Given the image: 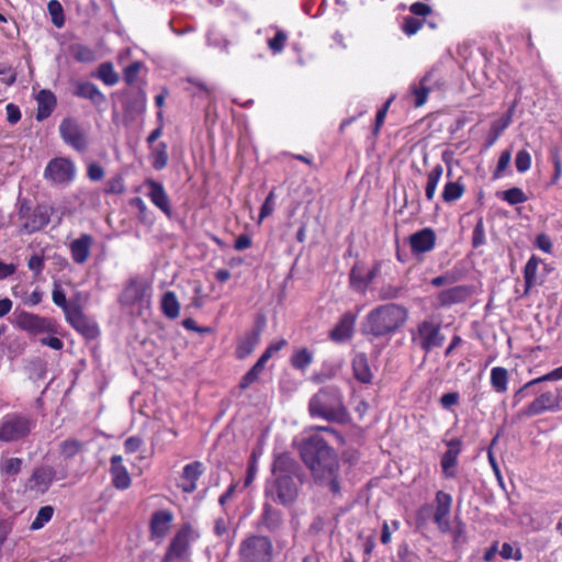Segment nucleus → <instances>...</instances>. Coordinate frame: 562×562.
Returning <instances> with one entry per match:
<instances>
[{
    "mask_svg": "<svg viewBox=\"0 0 562 562\" xmlns=\"http://www.w3.org/2000/svg\"><path fill=\"white\" fill-rule=\"evenodd\" d=\"M85 450L86 442L76 438H67L58 445V453L64 460H71L83 453Z\"/></svg>",
    "mask_w": 562,
    "mask_h": 562,
    "instance_id": "obj_34",
    "label": "nucleus"
},
{
    "mask_svg": "<svg viewBox=\"0 0 562 562\" xmlns=\"http://www.w3.org/2000/svg\"><path fill=\"white\" fill-rule=\"evenodd\" d=\"M540 259L532 255L524 267L525 290L522 296L529 295L531 289L538 284L537 272Z\"/></svg>",
    "mask_w": 562,
    "mask_h": 562,
    "instance_id": "obj_35",
    "label": "nucleus"
},
{
    "mask_svg": "<svg viewBox=\"0 0 562 562\" xmlns=\"http://www.w3.org/2000/svg\"><path fill=\"white\" fill-rule=\"evenodd\" d=\"M288 42V34L283 30H277L273 37L268 40V47L274 54H280Z\"/></svg>",
    "mask_w": 562,
    "mask_h": 562,
    "instance_id": "obj_49",
    "label": "nucleus"
},
{
    "mask_svg": "<svg viewBox=\"0 0 562 562\" xmlns=\"http://www.w3.org/2000/svg\"><path fill=\"white\" fill-rule=\"evenodd\" d=\"M509 374L504 367H494L491 370V385L496 393H505L508 390Z\"/></svg>",
    "mask_w": 562,
    "mask_h": 562,
    "instance_id": "obj_36",
    "label": "nucleus"
},
{
    "mask_svg": "<svg viewBox=\"0 0 562 562\" xmlns=\"http://www.w3.org/2000/svg\"><path fill=\"white\" fill-rule=\"evenodd\" d=\"M50 209L46 205L32 207L30 201L19 202L18 217L21 221V231L33 234L44 228L50 220Z\"/></svg>",
    "mask_w": 562,
    "mask_h": 562,
    "instance_id": "obj_10",
    "label": "nucleus"
},
{
    "mask_svg": "<svg viewBox=\"0 0 562 562\" xmlns=\"http://www.w3.org/2000/svg\"><path fill=\"white\" fill-rule=\"evenodd\" d=\"M22 303L26 306H36L43 301V292L36 288L33 292L26 291L20 295Z\"/></svg>",
    "mask_w": 562,
    "mask_h": 562,
    "instance_id": "obj_59",
    "label": "nucleus"
},
{
    "mask_svg": "<svg viewBox=\"0 0 562 562\" xmlns=\"http://www.w3.org/2000/svg\"><path fill=\"white\" fill-rule=\"evenodd\" d=\"M56 480V471L50 465L36 467L25 483V492L33 495L45 494Z\"/></svg>",
    "mask_w": 562,
    "mask_h": 562,
    "instance_id": "obj_14",
    "label": "nucleus"
},
{
    "mask_svg": "<svg viewBox=\"0 0 562 562\" xmlns=\"http://www.w3.org/2000/svg\"><path fill=\"white\" fill-rule=\"evenodd\" d=\"M15 326L31 336L41 334L61 335V327L53 317H45L24 310H15Z\"/></svg>",
    "mask_w": 562,
    "mask_h": 562,
    "instance_id": "obj_9",
    "label": "nucleus"
},
{
    "mask_svg": "<svg viewBox=\"0 0 562 562\" xmlns=\"http://www.w3.org/2000/svg\"><path fill=\"white\" fill-rule=\"evenodd\" d=\"M515 167L519 173H524L530 169L531 156L526 149H521L516 154Z\"/></svg>",
    "mask_w": 562,
    "mask_h": 562,
    "instance_id": "obj_55",
    "label": "nucleus"
},
{
    "mask_svg": "<svg viewBox=\"0 0 562 562\" xmlns=\"http://www.w3.org/2000/svg\"><path fill=\"white\" fill-rule=\"evenodd\" d=\"M303 462L319 485H326L333 494L340 493L339 461L335 450L318 435L310 436L300 446Z\"/></svg>",
    "mask_w": 562,
    "mask_h": 562,
    "instance_id": "obj_1",
    "label": "nucleus"
},
{
    "mask_svg": "<svg viewBox=\"0 0 562 562\" xmlns=\"http://www.w3.org/2000/svg\"><path fill=\"white\" fill-rule=\"evenodd\" d=\"M408 243L413 254H425L435 248L436 234L434 229L426 227L412 234L408 238Z\"/></svg>",
    "mask_w": 562,
    "mask_h": 562,
    "instance_id": "obj_25",
    "label": "nucleus"
},
{
    "mask_svg": "<svg viewBox=\"0 0 562 562\" xmlns=\"http://www.w3.org/2000/svg\"><path fill=\"white\" fill-rule=\"evenodd\" d=\"M53 514H54V508L52 506L47 505V506L41 507L40 510L37 512L36 517L34 518V520L31 524V529L37 530V529H41L42 527H44V525L52 519Z\"/></svg>",
    "mask_w": 562,
    "mask_h": 562,
    "instance_id": "obj_50",
    "label": "nucleus"
},
{
    "mask_svg": "<svg viewBox=\"0 0 562 562\" xmlns=\"http://www.w3.org/2000/svg\"><path fill=\"white\" fill-rule=\"evenodd\" d=\"M175 515L170 509L155 510L149 519L148 529L150 540L161 543L168 536Z\"/></svg>",
    "mask_w": 562,
    "mask_h": 562,
    "instance_id": "obj_15",
    "label": "nucleus"
},
{
    "mask_svg": "<svg viewBox=\"0 0 562 562\" xmlns=\"http://www.w3.org/2000/svg\"><path fill=\"white\" fill-rule=\"evenodd\" d=\"M356 321V313H344L331 328V330L328 333V338L336 344H342L350 340L355 333Z\"/></svg>",
    "mask_w": 562,
    "mask_h": 562,
    "instance_id": "obj_20",
    "label": "nucleus"
},
{
    "mask_svg": "<svg viewBox=\"0 0 562 562\" xmlns=\"http://www.w3.org/2000/svg\"><path fill=\"white\" fill-rule=\"evenodd\" d=\"M512 160V153L510 150L506 149L502 151L496 168L493 172V178L498 179L503 176V172L508 168L509 162Z\"/></svg>",
    "mask_w": 562,
    "mask_h": 562,
    "instance_id": "obj_57",
    "label": "nucleus"
},
{
    "mask_svg": "<svg viewBox=\"0 0 562 562\" xmlns=\"http://www.w3.org/2000/svg\"><path fill=\"white\" fill-rule=\"evenodd\" d=\"M161 311L164 315L170 319H176L180 313V304L177 295L172 291L164 294L161 300Z\"/></svg>",
    "mask_w": 562,
    "mask_h": 562,
    "instance_id": "obj_39",
    "label": "nucleus"
},
{
    "mask_svg": "<svg viewBox=\"0 0 562 562\" xmlns=\"http://www.w3.org/2000/svg\"><path fill=\"white\" fill-rule=\"evenodd\" d=\"M144 184L147 188L146 195L149 201L168 218L173 214L171 200L161 182L154 179H146Z\"/></svg>",
    "mask_w": 562,
    "mask_h": 562,
    "instance_id": "obj_18",
    "label": "nucleus"
},
{
    "mask_svg": "<svg viewBox=\"0 0 562 562\" xmlns=\"http://www.w3.org/2000/svg\"><path fill=\"white\" fill-rule=\"evenodd\" d=\"M140 71V61H134L123 71V80L126 85H132L136 81L137 76Z\"/></svg>",
    "mask_w": 562,
    "mask_h": 562,
    "instance_id": "obj_61",
    "label": "nucleus"
},
{
    "mask_svg": "<svg viewBox=\"0 0 562 562\" xmlns=\"http://www.w3.org/2000/svg\"><path fill=\"white\" fill-rule=\"evenodd\" d=\"M162 127L158 126L147 137L149 146L148 160L155 170H162L167 167L169 161L168 146L165 142L156 140L161 136Z\"/></svg>",
    "mask_w": 562,
    "mask_h": 562,
    "instance_id": "obj_17",
    "label": "nucleus"
},
{
    "mask_svg": "<svg viewBox=\"0 0 562 562\" xmlns=\"http://www.w3.org/2000/svg\"><path fill=\"white\" fill-rule=\"evenodd\" d=\"M496 196L506 201L510 205H516L520 203H525L528 201V196L522 191V189L514 187L505 191H497Z\"/></svg>",
    "mask_w": 562,
    "mask_h": 562,
    "instance_id": "obj_42",
    "label": "nucleus"
},
{
    "mask_svg": "<svg viewBox=\"0 0 562 562\" xmlns=\"http://www.w3.org/2000/svg\"><path fill=\"white\" fill-rule=\"evenodd\" d=\"M283 519L280 510L274 509L270 504H265L259 518L258 526L263 527L269 532H276L282 526Z\"/></svg>",
    "mask_w": 562,
    "mask_h": 562,
    "instance_id": "obj_31",
    "label": "nucleus"
},
{
    "mask_svg": "<svg viewBox=\"0 0 562 562\" xmlns=\"http://www.w3.org/2000/svg\"><path fill=\"white\" fill-rule=\"evenodd\" d=\"M94 239L90 234L83 233L69 244L71 259L77 265H83L91 255Z\"/></svg>",
    "mask_w": 562,
    "mask_h": 562,
    "instance_id": "obj_23",
    "label": "nucleus"
},
{
    "mask_svg": "<svg viewBox=\"0 0 562 562\" xmlns=\"http://www.w3.org/2000/svg\"><path fill=\"white\" fill-rule=\"evenodd\" d=\"M402 286L393 284H383L379 290V299L382 301L395 300L402 294Z\"/></svg>",
    "mask_w": 562,
    "mask_h": 562,
    "instance_id": "obj_54",
    "label": "nucleus"
},
{
    "mask_svg": "<svg viewBox=\"0 0 562 562\" xmlns=\"http://www.w3.org/2000/svg\"><path fill=\"white\" fill-rule=\"evenodd\" d=\"M314 355L306 347L296 349L290 358V363L295 370L305 371L313 362Z\"/></svg>",
    "mask_w": 562,
    "mask_h": 562,
    "instance_id": "obj_37",
    "label": "nucleus"
},
{
    "mask_svg": "<svg viewBox=\"0 0 562 562\" xmlns=\"http://www.w3.org/2000/svg\"><path fill=\"white\" fill-rule=\"evenodd\" d=\"M436 510L434 521L440 529L446 530L449 527V516L452 507V496L443 491L436 493Z\"/></svg>",
    "mask_w": 562,
    "mask_h": 562,
    "instance_id": "obj_26",
    "label": "nucleus"
},
{
    "mask_svg": "<svg viewBox=\"0 0 562 562\" xmlns=\"http://www.w3.org/2000/svg\"><path fill=\"white\" fill-rule=\"evenodd\" d=\"M27 268L33 272L35 278L40 277L45 268L44 256L37 254L32 255L27 260Z\"/></svg>",
    "mask_w": 562,
    "mask_h": 562,
    "instance_id": "obj_58",
    "label": "nucleus"
},
{
    "mask_svg": "<svg viewBox=\"0 0 562 562\" xmlns=\"http://www.w3.org/2000/svg\"><path fill=\"white\" fill-rule=\"evenodd\" d=\"M23 460L21 458H8L0 462V473L4 477H15L22 470Z\"/></svg>",
    "mask_w": 562,
    "mask_h": 562,
    "instance_id": "obj_43",
    "label": "nucleus"
},
{
    "mask_svg": "<svg viewBox=\"0 0 562 562\" xmlns=\"http://www.w3.org/2000/svg\"><path fill=\"white\" fill-rule=\"evenodd\" d=\"M520 391H522V386L515 391L513 395V406L519 405L528 396L535 397L517 413V418L519 419L532 418L546 413H559L562 411V387L551 390L542 384H537L527 391L525 390L521 396H518Z\"/></svg>",
    "mask_w": 562,
    "mask_h": 562,
    "instance_id": "obj_4",
    "label": "nucleus"
},
{
    "mask_svg": "<svg viewBox=\"0 0 562 562\" xmlns=\"http://www.w3.org/2000/svg\"><path fill=\"white\" fill-rule=\"evenodd\" d=\"M560 380H562V366L553 369L552 371H550L541 376L535 378V379L526 382L522 385V391H520V393H518L519 394L518 396H521V394H522V392H525V390L527 391L528 389H530L537 384H542L544 382H550V381H560Z\"/></svg>",
    "mask_w": 562,
    "mask_h": 562,
    "instance_id": "obj_44",
    "label": "nucleus"
},
{
    "mask_svg": "<svg viewBox=\"0 0 562 562\" xmlns=\"http://www.w3.org/2000/svg\"><path fill=\"white\" fill-rule=\"evenodd\" d=\"M448 449L442 454L440 465L442 473L447 479L456 477V467L458 465V458L462 451V440L453 438L445 441Z\"/></svg>",
    "mask_w": 562,
    "mask_h": 562,
    "instance_id": "obj_21",
    "label": "nucleus"
},
{
    "mask_svg": "<svg viewBox=\"0 0 562 562\" xmlns=\"http://www.w3.org/2000/svg\"><path fill=\"white\" fill-rule=\"evenodd\" d=\"M443 167L437 164L428 173L425 187V195L427 201L431 202L435 198L437 186L442 177Z\"/></svg>",
    "mask_w": 562,
    "mask_h": 562,
    "instance_id": "obj_38",
    "label": "nucleus"
},
{
    "mask_svg": "<svg viewBox=\"0 0 562 562\" xmlns=\"http://www.w3.org/2000/svg\"><path fill=\"white\" fill-rule=\"evenodd\" d=\"M74 95L90 100L95 105L105 102L104 94L99 90V88L94 83L90 81H76L74 83Z\"/></svg>",
    "mask_w": 562,
    "mask_h": 562,
    "instance_id": "obj_28",
    "label": "nucleus"
},
{
    "mask_svg": "<svg viewBox=\"0 0 562 562\" xmlns=\"http://www.w3.org/2000/svg\"><path fill=\"white\" fill-rule=\"evenodd\" d=\"M52 300L56 306L61 308L66 323L83 338L94 340L100 336L98 323L85 314L78 301L66 299V294L58 282L54 283Z\"/></svg>",
    "mask_w": 562,
    "mask_h": 562,
    "instance_id": "obj_5",
    "label": "nucleus"
},
{
    "mask_svg": "<svg viewBox=\"0 0 562 562\" xmlns=\"http://www.w3.org/2000/svg\"><path fill=\"white\" fill-rule=\"evenodd\" d=\"M510 124V114L502 120L501 123H495L491 127L492 137L488 139L487 146H492L501 136L505 128Z\"/></svg>",
    "mask_w": 562,
    "mask_h": 562,
    "instance_id": "obj_60",
    "label": "nucleus"
},
{
    "mask_svg": "<svg viewBox=\"0 0 562 562\" xmlns=\"http://www.w3.org/2000/svg\"><path fill=\"white\" fill-rule=\"evenodd\" d=\"M271 472L273 480L266 493L283 506L292 505L299 496L295 479L300 477V464L289 453H280L273 459Z\"/></svg>",
    "mask_w": 562,
    "mask_h": 562,
    "instance_id": "obj_2",
    "label": "nucleus"
},
{
    "mask_svg": "<svg viewBox=\"0 0 562 562\" xmlns=\"http://www.w3.org/2000/svg\"><path fill=\"white\" fill-rule=\"evenodd\" d=\"M191 524H183L170 539L161 562L183 561L191 555V542L195 539Z\"/></svg>",
    "mask_w": 562,
    "mask_h": 562,
    "instance_id": "obj_11",
    "label": "nucleus"
},
{
    "mask_svg": "<svg viewBox=\"0 0 562 562\" xmlns=\"http://www.w3.org/2000/svg\"><path fill=\"white\" fill-rule=\"evenodd\" d=\"M97 78L106 86H114L119 82V74L114 70L112 63H102L97 69Z\"/></svg>",
    "mask_w": 562,
    "mask_h": 562,
    "instance_id": "obj_41",
    "label": "nucleus"
},
{
    "mask_svg": "<svg viewBox=\"0 0 562 562\" xmlns=\"http://www.w3.org/2000/svg\"><path fill=\"white\" fill-rule=\"evenodd\" d=\"M259 338L260 335L258 330L248 331L243 337H240L237 340L235 349L236 358L243 360L250 356L255 350V347L258 345Z\"/></svg>",
    "mask_w": 562,
    "mask_h": 562,
    "instance_id": "obj_33",
    "label": "nucleus"
},
{
    "mask_svg": "<svg viewBox=\"0 0 562 562\" xmlns=\"http://www.w3.org/2000/svg\"><path fill=\"white\" fill-rule=\"evenodd\" d=\"M59 133L63 140L78 151H86L88 148V140L81 126L76 120L66 117L59 125Z\"/></svg>",
    "mask_w": 562,
    "mask_h": 562,
    "instance_id": "obj_16",
    "label": "nucleus"
},
{
    "mask_svg": "<svg viewBox=\"0 0 562 562\" xmlns=\"http://www.w3.org/2000/svg\"><path fill=\"white\" fill-rule=\"evenodd\" d=\"M109 473L114 488L125 491L131 487L132 477L127 468L123 463L122 456L114 454L111 457Z\"/></svg>",
    "mask_w": 562,
    "mask_h": 562,
    "instance_id": "obj_22",
    "label": "nucleus"
},
{
    "mask_svg": "<svg viewBox=\"0 0 562 562\" xmlns=\"http://www.w3.org/2000/svg\"><path fill=\"white\" fill-rule=\"evenodd\" d=\"M239 562H272L273 543L267 536L249 535L238 548Z\"/></svg>",
    "mask_w": 562,
    "mask_h": 562,
    "instance_id": "obj_7",
    "label": "nucleus"
},
{
    "mask_svg": "<svg viewBox=\"0 0 562 562\" xmlns=\"http://www.w3.org/2000/svg\"><path fill=\"white\" fill-rule=\"evenodd\" d=\"M71 56L80 63H92L95 59V53L92 48L83 44H74L70 46Z\"/></svg>",
    "mask_w": 562,
    "mask_h": 562,
    "instance_id": "obj_46",
    "label": "nucleus"
},
{
    "mask_svg": "<svg viewBox=\"0 0 562 562\" xmlns=\"http://www.w3.org/2000/svg\"><path fill=\"white\" fill-rule=\"evenodd\" d=\"M37 110L36 120L43 121L47 119L54 111L57 104L55 94L47 89H43L37 94Z\"/></svg>",
    "mask_w": 562,
    "mask_h": 562,
    "instance_id": "obj_32",
    "label": "nucleus"
},
{
    "mask_svg": "<svg viewBox=\"0 0 562 562\" xmlns=\"http://www.w3.org/2000/svg\"><path fill=\"white\" fill-rule=\"evenodd\" d=\"M447 88V80L438 69H430L418 81L409 86V94L413 98L415 108L423 106L432 90L442 91Z\"/></svg>",
    "mask_w": 562,
    "mask_h": 562,
    "instance_id": "obj_12",
    "label": "nucleus"
},
{
    "mask_svg": "<svg viewBox=\"0 0 562 562\" xmlns=\"http://www.w3.org/2000/svg\"><path fill=\"white\" fill-rule=\"evenodd\" d=\"M471 295V290L467 285H457L441 291L438 294V302L441 306H451L463 303Z\"/></svg>",
    "mask_w": 562,
    "mask_h": 562,
    "instance_id": "obj_30",
    "label": "nucleus"
},
{
    "mask_svg": "<svg viewBox=\"0 0 562 562\" xmlns=\"http://www.w3.org/2000/svg\"><path fill=\"white\" fill-rule=\"evenodd\" d=\"M355 379L363 384H370L373 373L369 364L368 356L364 352L356 353L351 361Z\"/></svg>",
    "mask_w": 562,
    "mask_h": 562,
    "instance_id": "obj_29",
    "label": "nucleus"
},
{
    "mask_svg": "<svg viewBox=\"0 0 562 562\" xmlns=\"http://www.w3.org/2000/svg\"><path fill=\"white\" fill-rule=\"evenodd\" d=\"M390 103H391V100L386 101L382 108H380L376 112V115H375V122H374V125H373V128H372V134L374 136H378L380 134V130L382 127V125L384 124V121H385V117H386V114H387V111H389V106H390Z\"/></svg>",
    "mask_w": 562,
    "mask_h": 562,
    "instance_id": "obj_62",
    "label": "nucleus"
},
{
    "mask_svg": "<svg viewBox=\"0 0 562 562\" xmlns=\"http://www.w3.org/2000/svg\"><path fill=\"white\" fill-rule=\"evenodd\" d=\"M274 210V192L271 191L260 207L259 217L260 220L270 216Z\"/></svg>",
    "mask_w": 562,
    "mask_h": 562,
    "instance_id": "obj_63",
    "label": "nucleus"
},
{
    "mask_svg": "<svg viewBox=\"0 0 562 562\" xmlns=\"http://www.w3.org/2000/svg\"><path fill=\"white\" fill-rule=\"evenodd\" d=\"M412 342L415 344L425 353H429L435 348L442 347L445 335L441 333V322L432 317L420 321L416 328L411 331Z\"/></svg>",
    "mask_w": 562,
    "mask_h": 562,
    "instance_id": "obj_8",
    "label": "nucleus"
},
{
    "mask_svg": "<svg viewBox=\"0 0 562 562\" xmlns=\"http://www.w3.org/2000/svg\"><path fill=\"white\" fill-rule=\"evenodd\" d=\"M408 315V310L401 304L378 305L367 314L363 331L373 338L391 337L405 326Z\"/></svg>",
    "mask_w": 562,
    "mask_h": 562,
    "instance_id": "obj_3",
    "label": "nucleus"
},
{
    "mask_svg": "<svg viewBox=\"0 0 562 562\" xmlns=\"http://www.w3.org/2000/svg\"><path fill=\"white\" fill-rule=\"evenodd\" d=\"M549 153L554 171L548 186H555L562 178V158L560 155V149L557 146L551 147Z\"/></svg>",
    "mask_w": 562,
    "mask_h": 562,
    "instance_id": "obj_47",
    "label": "nucleus"
},
{
    "mask_svg": "<svg viewBox=\"0 0 562 562\" xmlns=\"http://www.w3.org/2000/svg\"><path fill=\"white\" fill-rule=\"evenodd\" d=\"M265 367L261 363L256 362L241 378L238 387L241 391L247 390L254 383L258 382Z\"/></svg>",
    "mask_w": 562,
    "mask_h": 562,
    "instance_id": "obj_45",
    "label": "nucleus"
},
{
    "mask_svg": "<svg viewBox=\"0 0 562 562\" xmlns=\"http://www.w3.org/2000/svg\"><path fill=\"white\" fill-rule=\"evenodd\" d=\"M45 177L53 182L64 183L72 180L75 175L74 164L66 158H55L45 168Z\"/></svg>",
    "mask_w": 562,
    "mask_h": 562,
    "instance_id": "obj_19",
    "label": "nucleus"
},
{
    "mask_svg": "<svg viewBox=\"0 0 562 562\" xmlns=\"http://www.w3.org/2000/svg\"><path fill=\"white\" fill-rule=\"evenodd\" d=\"M34 427V422L18 413H10L0 419V440L12 442L24 439Z\"/></svg>",
    "mask_w": 562,
    "mask_h": 562,
    "instance_id": "obj_13",
    "label": "nucleus"
},
{
    "mask_svg": "<svg viewBox=\"0 0 562 562\" xmlns=\"http://www.w3.org/2000/svg\"><path fill=\"white\" fill-rule=\"evenodd\" d=\"M499 555L504 560H515V561H521L524 558L521 549L518 546H514L509 542H504L502 544V548L499 550Z\"/></svg>",
    "mask_w": 562,
    "mask_h": 562,
    "instance_id": "obj_52",
    "label": "nucleus"
},
{
    "mask_svg": "<svg viewBox=\"0 0 562 562\" xmlns=\"http://www.w3.org/2000/svg\"><path fill=\"white\" fill-rule=\"evenodd\" d=\"M409 11L413 15H415V18L425 20V18L431 13V8L427 3L418 1L411 5Z\"/></svg>",
    "mask_w": 562,
    "mask_h": 562,
    "instance_id": "obj_64",
    "label": "nucleus"
},
{
    "mask_svg": "<svg viewBox=\"0 0 562 562\" xmlns=\"http://www.w3.org/2000/svg\"><path fill=\"white\" fill-rule=\"evenodd\" d=\"M48 13L52 16V22L56 27H61L65 24V15L61 3L58 0H50L47 3Z\"/></svg>",
    "mask_w": 562,
    "mask_h": 562,
    "instance_id": "obj_48",
    "label": "nucleus"
},
{
    "mask_svg": "<svg viewBox=\"0 0 562 562\" xmlns=\"http://www.w3.org/2000/svg\"><path fill=\"white\" fill-rule=\"evenodd\" d=\"M465 192V187L461 181H449L445 184L441 193L442 201L452 203L462 198Z\"/></svg>",
    "mask_w": 562,
    "mask_h": 562,
    "instance_id": "obj_40",
    "label": "nucleus"
},
{
    "mask_svg": "<svg viewBox=\"0 0 562 562\" xmlns=\"http://www.w3.org/2000/svg\"><path fill=\"white\" fill-rule=\"evenodd\" d=\"M349 282H350V285L359 291V292H364L367 290V288L369 286L367 280H366V276L359 273L357 271V268L353 267L351 270H350V273H349Z\"/></svg>",
    "mask_w": 562,
    "mask_h": 562,
    "instance_id": "obj_56",
    "label": "nucleus"
},
{
    "mask_svg": "<svg viewBox=\"0 0 562 562\" xmlns=\"http://www.w3.org/2000/svg\"><path fill=\"white\" fill-rule=\"evenodd\" d=\"M424 23V19L415 18L413 15L405 16L402 24V31L406 35L412 36L423 27Z\"/></svg>",
    "mask_w": 562,
    "mask_h": 562,
    "instance_id": "obj_51",
    "label": "nucleus"
},
{
    "mask_svg": "<svg viewBox=\"0 0 562 562\" xmlns=\"http://www.w3.org/2000/svg\"><path fill=\"white\" fill-rule=\"evenodd\" d=\"M204 472V465L201 461H193L183 467L179 483V488L183 493L191 494L193 493L198 485L196 482L201 477Z\"/></svg>",
    "mask_w": 562,
    "mask_h": 562,
    "instance_id": "obj_24",
    "label": "nucleus"
},
{
    "mask_svg": "<svg viewBox=\"0 0 562 562\" xmlns=\"http://www.w3.org/2000/svg\"><path fill=\"white\" fill-rule=\"evenodd\" d=\"M308 412L313 417L336 423H344L348 416L341 392L336 386L322 387L315 393L310 400Z\"/></svg>",
    "mask_w": 562,
    "mask_h": 562,
    "instance_id": "obj_6",
    "label": "nucleus"
},
{
    "mask_svg": "<svg viewBox=\"0 0 562 562\" xmlns=\"http://www.w3.org/2000/svg\"><path fill=\"white\" fill-rule=\"evenodd\" d=\"M120 303L123 308L131 313L140 308V283L137 278H133L124 288L120 295Z\"/></svg>",
    "mask_w": 562,
    "mask_h": 562,
    "instance_id": "obj_27",
    "label": "nucleus"
},
{
    "mask_svg": "<svg viewBox=\"0 0 562 562\" xmlns=\"http://www.w3.org/2000/svg\"><path fill=\"white\" fill-rule=\"evenodd\" d=\"M485 243H486V237H485L484 221L482 217H480L473 228L471 244H472L473 248H479V247L483 246Z\"/></svg>",
    "mask_w": 562,
    "mask_h": 562,
    "instance_id": "obj_53",
    "label": "nucleus"
}]
</instances>
